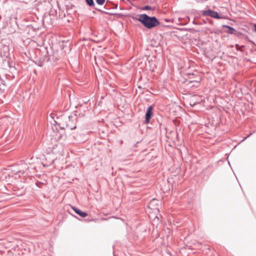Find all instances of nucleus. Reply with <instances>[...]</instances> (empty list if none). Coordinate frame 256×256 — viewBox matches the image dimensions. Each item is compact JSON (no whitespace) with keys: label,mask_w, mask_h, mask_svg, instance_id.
Masks as SVG:
<instances>
[{"label":"nucleus","mask_w":256,"mask_h":256,"mask_svg":"<svg viewBox=\"0 0 256 256\" xmlns=\"http://www.w3.org/2000/svg\"><path fill=\"white\" fill-rule=\"evenodd\" d=\"M132 19L140 22L145 28L152 29L158 26L160 24L158 19L154 16H150L146 14L132 16Z\"/></svg>","instance_id":"1"},{"label":"nucleus","mask_w":256,"mask_h":256,"mask_svg":"<svg viewBox=\"0 0 256 256\" xmlns=\"http://www.w3.org/2000/svg\"><path fill=\"white\" fill-rule=\"evenodd\" d=\"M43 20L39 23L34 22L32 24L25 26H20V28L24 31V34H26L30 38H34L36 34V32L41 28Z\"/></svg>","instance_id":"2"},{"label":"nucleus","mask_w":256,"mask_h":256,"mask_svg":"<svg viewBox=\"0 0 256 256\" xmlns=\"http://www.w3.org/2000/svg\"><path fill=\"white\" fill-rule=\"evenodd\" d=\"M42 50L43 51L40 52L44 54H45V55L42 58V62H39L38 64V66L42 67L45 62L52 60L55 62L59 58L56 49H42Z\"/></svg>","instance_id":"3"},{"label":"nucleus","mask_w":256,"mask_h":256,"mask_svg":"<svg viewBox=\"0 0 256 256\" xmlns=\"http://www.w3.org/2000/svg\"><path fill=\"white\" fill-rule=\"evenodd\" d=\"M67 118L68 120L66 121L65 124H60L62 128H68L70 130H74L76 128V122L78 120L76 114H74L69 116Z\"/></svg>","instance_id":"4"},{"label":"nucleus","mask_w":256,"mask_h":256,"mask_svg":"<svg viewBox=\"0 0 256 256\" xmlns=\"http://www.w3.org/2000/svg\"><path fill=\"white\" fill-rule=\"evenodd\" d=\"M190 75L192 76H194V77H190V80H186V82H187V86L190 88H192V87H198L202 80L201 76L200 75H196L195 76V74L194 73H192V74H190Z\"/></svg>","instance_id":"5"},{"label":"nucleus","mask_w":256,"mask_h":256,"mask_svg":"<svg viewBox=\"0 0 256 256\" xmlns=\"http://www.w3.org/2000/svg\"><path fill=\"white\" fill-rule=\"evenodd\" d=\"M55 116H56L55 114H50V116L54 120V122L52 123H52L54 125L58 126L60 129H62V130L64 129L65 128H62V125H61L60 124L66 123V121L67 120L66 117L62 116L60 117H56V120H54Z\"/></svg>","instance_id":"6"},{"label":"nucleus","mask_w":256,"mask_h":256,"mask_svg":"<svg viewBox=\"0 0 256 256\" xmlns=\"http://www.w3.org/2000/svg\"><path fill=\"white\" fill-rule=\"evenodd\" d=\"M202 14L203 16H210L212 18L216 19H222L224 18V16H220L217 12L214 11L210 9L202 10Z\"/></svg>","instance_id":"7"},{"label":"nucleus","mask_w":256,"mask_h":256,"mask_svg":"<svg viewBox=\"0 0 256 256\" xmlns=\"http://www.w3.org/2000/svg\"><path fill=\"white\" fill-rule=\"evenodd\" d=\"M8 170H10V172L8 173V176H6V178L10 177H13L14 176L18 175L19 177L21 176V174H24L25 173L24 170H20V168H16L14 166H12L10 169Z\"/></svg>","instance_id":"8"},{"label":"nucleus","mask_w":256,"mask_h":256,"mask_svg":"<svg viewBox=\"0 0 256 256\" xmlns=\"http://www.w3.org/2000/svg\"><path fill=\"white\" fill-rule=\"evenodd\" d=\"M153 106H148L146 110V114H145V123L146 124H148L150 122V120L152 116L154 115L153 114Z\"/></svg>","instance_id":"9"},{"label":"nucleus","mask_w":256,"mask_h":256,"mask_svg":"<svg viewBox=\"0 0 256 256\" xmlns=\"http://www.w3.org/2000/svg\"><path fill=\"white\" fill-rule=\"evenodd\" d=\"M23 43L24 46H28V48H36L38 46V43L30 38L24 40Z\"/></svg>","instance_id":"10"},{"label":"nucleus","mask_w":256,"mask_h":256,"mask_svg":"<svg viewBox=\"0 0 256 256\" xmlns=\"http://www.w3.org/2000/svg\"><path fill=\"white\" fill-rule=\"evenodd\" d=\"M201 52H202L208 58L212 59V60L216 57V55L215 54H212V52H213L214 49H200ZM214 50H218V49H214Z\"/></svg>","instance_id":"11"},{"label":"nucleus","mask_w":256,"mask_h":256,"mask_svg":"<svg viewBox=\"0 0 256 256\" xmlns=\"http://www.w3.org/2000/svg\"><path fill=\"white\" fill-rule=\"evenodd\" d=\"M10 49H2V56L1 58L2 60L6 61V59L10 58L11 54L10 52Z\"/></svg>","instance_id":"12"},{"label":"nucleus","mask_w":256,"mask_h":256,"mask_svg":"<svg viewBox=\"0 0 256 256\" xmlns=\"http://www.w3.org/2000/svg\"><path fill=\"white\" fill-rule=\"evenodd\" d=\"M12 42L9 38H4L2 40L0 43V46L4 48H9Z\"/></svg>","instance_id":"13"},{"label":"nucleus","mask_w":256,"mask_h":256,"mask_svg":"<svg viewBox=\"0 0 256 256\" xmlns=\"http://www.w3.org/2000/svg\"><path fill=\"white\" fill-rule=\"evenodd\" d=\"M223 28H226L227 30L225 31L230 34H234L235 35H238V32L232 27H231L228 25L224 24L222 26Z\"/></svg>","instance_id":"14"},{"label":"nucleus","mask_w":256,"mask_h":256,"mask_svg":"<svg viewBox=\"0 0 256 256\" xmlns=\"http://www.w3.org/2000/svg\"><path fill=\"white\" fill-rule=\"evenodd\" d=\"M72 208L74 211V212L81 218H84L88 216V214L86 212H82L75 206H72Z\"/></svg>","instance_id":"15"},{"label":"nucleus","mask_w":256,"mask_h":256,"mask_svg":"<svg viewBox=\"0 0 256 256\" xmlns=\"http://www.w3.org/2000/svg\"><path fill=\"white\" fill-rule=\"evenodd\" d=\"M26 50V51L21 52L22 56L24 58L26 57V58H27L28 59H30L32 56H31L30 52L28 50V49H22V50Z\"/></svg>","instance_id":"16"},{"label":"nucleus","mask_w":256,"mask_h":256,"mask_svg":"<svg viewBox=\"0 0 256 256\" xmlns=\"http://www.w3.org/2000/svg\"><path fill=\"white\" fill-rule=\"evenodd\" d=\"M86 4L91 8H94L95 6V3L94 1V0H85Z\"/></svg>","instance_id":"17"},{"label":"nucleus","mask_w":256,"mask_h":256,"mask_svg":"<svg viewBox=\"0 0 256 256\" xmlns=\"http://www.w3.org/2000/svg\"><path fill=\"white\" fill-rule=\"evenodd\" d=\"M142 10H153L154 8L148 5H146L142 8Z\"/></svg>","instance_id":"18"},{"label":"nucleus","mask_w":256,"mask_h":256,"mask_svg":"<svg viewBox=\"0 0 256 256\" xmlns=\"http://www.w3.org/2000/svg\"><path fill=\"white\" fill-rule=\"evenodd\" d=\"M106 0H96V3L100 6H102L104 4Z\"/></svg>","instance_id":"19"},{"label":"nucleus","mask_w":256,"mask_h":256,"mask_svg":"<svg viewBox=\"0 0 256 256\" xmlns=\"http://www.w3.org/2000/svg\"><path fill=\"white\" fill-rule=\"evenodd\" d=\"M158 45H159V43L157 44H153V43H152L150 44V46H152V47H156V48H158Z\"/></svg>","instance_id":"20"},{"label":"nucleus","mask_w":256,"mask_h":256,"mask_svg":"<svg viewBox=\"0 0 256 256\" xmlns=\"http://www.w3.org/2000/svg\"><path fill=\"white\" fill-rule=\"evenodd\" d=\"M95 9H96V10L98 11V12H104V13L106 14H108V12H103V11H102V10H100V9L96 8H95Z\"/></svg>","instance_id":"21"},{"label":"nucleus","mask_w":256,"mask_h":256,"mask_svg":"<svg viewBox=\"0 0 256 256\" xmlns=\"http://www.w3.org/2000/svg\"><path fill=\"white\" fill-rule=\"evenodd\" d=\"M112 5L114 6L112 8H116V9L118 8V5L117 4H113Z\"/></svg>","instance_id":"22"},{"label":"nucleus","mask_w":256,"mask_h":256,"mask_svg":"<svg viewBox=\"0 0 256 256\" xmlns=\"http://www.w3.org/2000/svg\"><path fill=\"white\" fill-rule=\"evenodd\" d=\"M252 134V133L250 134L246 137L244 138L242 140L241 142H244L245 140H246L248 137H249Z\"/></svg>","instance_id":"23"},{"label":"nucleus","mask_w":256,"mask_h":256,"mask_svg":"<svg viewBox=\"0 0 256 256\" xmlns=\"http://www.w3.org/2000/svg\"><path fill=\"white\" fill-rule=\"evenodd\" d=\"M254 31L256 32V24L254 25Z\"/></svg>","instance_id":"24"},{"label":"nucleus","mask_w":256,"mask_h":256,"mask_svg":"<svg viewBox=\"0 0 256 256\" xmlns=\"http://www.w3.org/2000/svg\"><path fill=\"white\" fill-rule=\"evenodd\" d=\"M108 3H110V4H113V3H112V2H111L110 1V0H107L106 1V4H108Z\"/></svg>","instance_id":"25"},{"label":"nucleus","mask_w":256,"mask_h":256,"mask_svg":"<svg viewBox=\"0 0 256 256\" xmlns=\"http://www.w3.org/2000/svg\"><path fill=\"white\" fill-rule=\"evenodd\" d=\"M111 14L114 15V16H122V15L120 14Z\"/></svg>","instance_id":"26"},{"label":"nucleus","mask_w":256,"mask_h":256,"mask_svg":"<svg viewBox=\"0 0 256 256\" xmlns=\"http://www.w3.org/2000/svg\"><path fill=\"white\" fill-rule=\"evenodd\" d=\"M2 56V49H0V58Z\"/></svg>","instance_id":"27"},{"label":"nucleus","mask_w":256,"mask_h":256,"mask_svg":"<svg viewBox=\"0 0 256 256\" xmlns=\"http://www.w3.org/2000/svg\"><path fill=\"white\" fill-rule=\"evenodd\" d=\"M24 168L26 169V170H29V167L28 166H26Z\"/></svg>","instance_id":"28"},{"label":"nucleus","mask_w":256,"mask_h":256,"mask_svg":"<svg viewBox=\"0 0 256 256\" xmlns=\"http://www.w3.org/2000/svg\"><path fill=\"white\" fill-rule=\"evenodd\" d=\"M165 21L166 22H170V19H165Z\"/></svg>","instance_id":"29"},{"label":"nucleus","mask_w":256,"mask_h":256,"mask_svg":"<svg viewBox=\"0 0 256 256\" xmlns=\"http://www.w3.org/2000/svg\"><path fill=\"white\" fill-rule=\"evenodd\" d=\"M40 184V182H36V186H38V184Z\"/></svg>","instance_id":"30"},{"label":"nucleus","mask_w":256,"mask_h":256,"mask_svg":"<svg viewBox=\"0 0 256 256\" xmlns=\"http://www.w3.org/2000/svg\"><path fill=\"white\" fill-rule=\"evenodd\" d=\"M0 80H2V82L3 84V85H5V84L3 83L4 80H1V79H0Z\"/></svg>","instance_id":"31"},{"label":"nucleus","mask_w":256,"mask_h":256,"mask_svg":"<svg viewBox=\"0 0 256 256\" xmlns=\"http://www.w3.org/2000/svg\"><path fill=\"white\" fill-rule=\"evenodd\" d=\"M242 50V49H238V48L236 49V50Z\"/></svg>","instance_id":"32"},{"label":"nucleus","mask_w":256,"mask_h":256,"mask_svg":"<svg viewBox=\"0 0 256 256\" xmlns=\"http://www.w3.org/2000/svg\"><path fill=\"white\" fill-rule=\"evenodd\" d=\"M22 162H22H25V161L21 160V162Z\"/></svg>","instance_id":"33"},{"label":"nucleus","mask_w":256,"mask_h":256,"mask_svg":"<svg viewBox=\"0 0 256 256\" xmlns=\"http://www.w3.org/2000/svg\"><path fill=\"white\" fill-rule=\"evenodd\" d=\"M244 46H242L240 48H244Z\"/></svg>","instance_id":"34"},{"label":"nucleus","mask_w":256,"mask_h":256,"mask_svg":"<svg viewBox=\"0 0 256 256\" xmlns=\"http://www.w3.org/2000/svg\"><path fill=\"white\" fill-rule=\"evenodd\" d=\"M122 1H124V0H121Z\"/></svg>","instance_id":"35"}]
</instances>
